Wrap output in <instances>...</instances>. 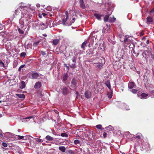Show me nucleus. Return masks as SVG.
Listing matches in <instances>:
<instances>
[{
    "label": "nucleus",
    "mask_w": 154,
    "mask_h": 154,
    "mask_svg": "<svg viewBox=\"0 0 154 154\" xmlns=\"http://www.w3.org/2000/svg\"><path fill=\"white\" fill-rule=\"evenodd\" d=\"M76 57L75 56H74L72 58V60L73 63L72 64L70 67L72 68H75V65L76 63Z\"/></svg>",
    "instance_id": "nucleus-17"
},
{
    "label": "nucleus",
    "mask_w": 154,
    "mask_h": 154,
    "mask_svg": "<svg viewBox=\"0 0 154 154\" xmlns=\"http://www.w3.org/2000/svg\"><path fill=\"white\" fill-rule=\"evenodd\" d=\"M45 139L49 141H52L53 140V138L49 135L45 137Z\"/></svg>",
    "instance_id": "nucleus-34"
},
{
    "label": "nucleus",
    "mask_w": 154,
    "mask_h": 154,
    "mask_svg": "<svg viewBox=\"0 0 154 154\" xmlns=\"http://www.w3.org/2000/svg\"><path fill=\"white\" fill-rule=\"evenodd\" d=\"M26 53L25 52H22L20 54V56L21 57H24L26 56Z\"/></svg>",
    "instance_id": "nucleus-44"
},
{
    "label": "nucleus",
    "mask_w": 154,
    "mask_h": 154,
    "mask_svg": "<svg viewBox=\"0 0 154 154\" xmlns=\"http://www.w3.org/2000/svg\"><path fill=\"white\" fill-rule=\"evenodd\" d=\"M18 131L19 132H20V129H18Z\"/></svg>",
    "instance_id": "nucleus-63"
},
{
    "label": "nucleus",
    "mask_w": 154,
    "mask_h": 154,
    "mask_svg": "<svg viewBox=\"0 0 154 154\" xmlns=\"http://www.w3.org/2000/svg\"><path fill=\"white\" fill-rule=\"evenodd\" d=\"M74 143L76 145L80 144V141L78 140H75L74 141Z\"/></svg>",
    "instance_id": "nucleus-42"
},
{
    "label": "nucleus",
    "mask_w": 154,
    "mask_h": 154,
    "mask_svg": "<svg viewBox=\"0 0 154 154\" xmlns=\"http://www.w3.org/2000/svg\"><path fill=\"white\" fill-rule=\"evenodd\" d=\"M94 15L98 20H101V17L103 16L102 15H100L97 13H95Z\"/></svg>",
    "instance_id": "nucleus-26"
},
{
    "label": "nucleus",
    "mask_w": 154,
    "mask_h": 154,
    "mask_svg": "<svg viewBox=\"0 0 154 154\" xmlns=\"http://www.w3.org/2000/svg\"><path fill=\"white\" fill-rule=\"evenodd\" d=\"M85 97L87 99L90 98L91 96V93L89 91H86L85 93Z\"/></svg>",
    "instance_id": "nucleus-19"
},
{
    "label": "nucleus",
    "mask_w": 154,
    "mask_h": 154,
    "mask_svg": "<svg viewBox=\"0 0 154 154\" xmlns=\"http://www.w3.org/2000/svg\"><path fill=\"white\" fill-rule=\"evenodd\" d=\"M96 127L97 128L99 129H101L102 128V125H98Z\"/></svg>",
    "instance_id": "nucleus-48"
},
{
    "label": "nucleus",
    "mask_w": 154,
    "mask_h": 154,
    "mask_svg": "<svg viewBox=\"0 0 154 154\" xmlns=\"http://www.w3.org/2000/svg\"><path fill=\"white\" fill-rule=\"evenodd\" d=\"M116 18H114L113 16H112V18L111 17H109L108 15H105L104 17V20L105 22H113L115 21Z\"/></svg>",
    "instance_id": "nucleus-10"
},
{
    "label": "nucleus",
    "mask_w": 154,
    "mask_h": 154,
    "mask_svg": "<svg viewBox=\"0 0 154 154\" xmlns=\"http://www.w3.org/2000/svg\"><path fill=\"white\" fill-rule=\"evenodd\" d=\"M47 24V26L49 25L50 27L52 26H54L52 25H51V23H52V24H53V21L50 18H48L46 20V21L45 22Z\"/></svg>",
    "instance_id": "nucleus-16"
},
{
    "label": "nucleus",
    "mask_w": 154,
    "mask_h": 154,
    "mask_svg": "<svg viewBox=\"0 0 154 154\" xmlns=\"http://www.w3.org/2000/svg\"><path fill=\"white\" fill-rule=\"evenodd\" d=\"M137 95L139 98L142 99H145L149 97L148 94L145 93H141L140 92L138 93Z\"/></svg>",
    "instance_id": "nucleus-12"
},
{
    "label": "nucleus",
    "mask_w": 154,
    "mask_h": 154,
    "mask_svg": "<svg viewBox=\"0 0 154 154\" xmlns=\"http://www.w3.org/2000/svg\"><path fill=\"white\" fill-rule=\"evenodd\" d=\"M62 90L63 93L64 95H66L68 93L67 88L66 87L63 88Z\"/></svg>",
    "instance_id": "nucleus-28"
},
{
    "label": "nucleus",
    "mask_w": 154,
    "mask_h": 154,
    "mask_svg": "<svg viewBox=\"0 0 154 154\" xmlns=\"http://www.w3.org/2000/svg\"><path fill=\"white\" fill-rule=\"evenodd\" d=\"M59 149L63 152H65L66 150V148L64 146H59Z\"/></svg>",
    "instance_id": "nucleus-31"
},
{
    "label": "nucleus",
    "mask_w": 154,
    "mask_h": 154,
    "mask_svg": "<svg viewBox=\"0 0 154 154\" xmlns=\"http://www.w3.org/2000/svg\"><path fill=\"white\" fill-rule=\"evenodd\" d=\"M36 141L37 143H41L43 142V140L42 139L35 138Z\"/></svg>",
    "instance_id": "nucleus-38"
},
{
    "label": "nucleus",
    "mask_w": 154,
    "mask_h": 154,
    "mask_svg": "<svg viewBox=\"0 0 154 154\" xmlns=\"http://www.w3.org/2000/svg\"><path fill=\"white\" fill-rule=\"evenodd\" d=\"M18 139H20V140L21 139H23L24 138V136L18 135Z\"/></svg>",
    "instance_id": "nucleus-54"
},
{
    "label": "nucleus",
    "mask_w": 154,
    "mask_h": 154,
    "mask_svg": "<svg viewBox=\"0 0 154 154\" xmlns=\"http://www.w3.org/2000/svg\"><path fill=\"white\" fill-rule=\"evenodd\" d=\"M43 36H47V35L46 34H44L43 35Z\"/></svg>",
    "instance_id": "nucleus-64"
},
{
    "label": "nucleus",
    "mask_w": 154,
    "mask_h": 154,
    "mask_svg": "<svg viewBox=\"0 0 154 154\" xmlns=\"http://www.w3.org/2000/svg\"><path fill=\"white\" fill-rule=\"evenodd\" d=\"M114 130L113 127L111 125H109L105 128V130L108 132L110 131H113Z\"/></svg>",
    "instance_id": "nucleus-23"
},
{
    "label": "nucleus",
    "mask_w": 154,
    "mask_h": 154,
    "mask_svg": "<svg viewBox=\"0 0 154 154\" xmlns=\"http://www.w3.org/2000/svg\"><path fill=\"white\" fill-rule=\"evenodd\" d=\"M149 40H147V41H146V43H147V44H149Z\"/></svg>",
    "instance_id": "nucleus-61"
},
{
    "label": "nucleus",
    "mask_w": 154,
    "mask_h": 154,
    "mask_svg": "<svg viewBox=\"0 0 154 154\" xmlns=\"http://www.w3.org/2000/svg\"><path fill=\"white\" fill-rule=\"evenodd\" d=\"M5 136V133L2 132V131L0 129V138H2Z\"/></svg>",
    "instance_id": "nucleus-35"
},
{
    "label": "nucleus",
    "mask_w": 154,
    "mask_h": 154,
    "mask_svg": "<svg viewBox=\"0 0 154 154\" xmlns=\"http://www.w3.org/2000/svg\"><path fill=\"white\" fill-rule=\"evenodd\" d=\"M46 9L48 11H51L52 8L50 6H48L46 8Z\"/></svg>",
    "instance_id": "nucleus-45"
},
{
    "label": "nucleus",
    "mask_w": 154,
    "mask_h": 154,
    "mask_svg": "<svg viewBox=\"0 0 154 154\" xmlns=\"http://www.w3.org/2000/svg\"><path fill=\"white\" fill-rule=\"evenodd\" d=\"M146 21L148 23H151L153 22V19L151 17H149L146 18Z\"/></svg>",
    "instance_id": "nucleus-25"
},
{
    "label": "nucleus",
    "mask_w": 154,
    "mask_h": 154,
    "mask_svg": "<svg viewBox=\"0 0 154 154\" xmlns=\"http://www.w3.org/2000/svg\"><path fill=\"white\" fill-rule=\"evenodd\" d=\"M152 54L151 50H145L143 53V58H145L146 60L150 58Z\"/></svg>",
    "instance_id": "nucleus-4"
},
{
    "label": "nucleus",
    "mask_w": 154,
    "mask_h": 154,
    "mask_svg": "<svg viewBox=\"0 0 154 154\" xmlns=\"http://www.w3.org/2000/svg\"><path fill=\"white\" fill-rule=\"evenodd\" d=\"M77 81L75 79L73 78L72 79L71 82V85L70 86V89L72 90L75 91L77 88Z\"/></svg>",
    "instance_id": "nucleus-6"
},
{
    "label": "nucleus",
    "mask_w": 154,
    "mask_h": 154,
    "mask_svg": "<svg viewBox=\"0 0 154 154\" xmlns=\"http://www.w3.org/2000/svg\"><path fill=\"white\" fill-rule=\"evenodd\" d=\"M107 95L109 98H111L112 96V93L111 91L108 92Z\"/></svg>",
    "instance_id": "nucleus-37"
},
{
    "label": "nucleus",
    "mask_w": 154,
    "mask_h": 154,
    "mask_svg": "<svg viewBox=\"0 0 154 154\" xmlns=\"http://www.w3.org/2000/svg\"><path fill=\"white\" fill-rule=\"evenodd\" d=\"M68 78V74L67 73L64 74L63 76V81H66Z\"/></svg>",
    "instance_id": "nucleus-33"
},
{
    "label": "nucleus",
    "mask_w": 154,
    "mask_h": 154,
    "mask_svg": "<svg viewBox=\"0 0 154 154\" xmlns=\"http://www.w3.org/2000/svg\"><path fill=\"white\" fill-rule=\"evenodd\" d=\"M2 146L5 147H7L8 146L7 144L3 142L2 143Z\"/></svg>",
    "instance_id": "nucleus-52"
},
{
    "label": "nucleus",
    "mask_w": 154,
    "mask_h": 154,
    "mask_svg": "<svg viewBox=\"0 0 154 154\" xmlns=\"http://www.w3.org/2000/svg\"><path fill=\"white\" fill-rule=\"evenodd\" d=\"M0 64L1 66L3 67L4 66V63L2 60H0Z\"/></svg>",
    "instance_id": "nucleus-51"
},
{
    "label": "nucleus",
    "mask_w": 154,
    "mask_h": 154,
    "mask_svg": "<svg viewBox=\"0 0 154 154\" xmlns=\"http://www.w3.org/2000/svg\"><path fill=\"white\" fill-rule=\"evenodd\" d=\"M34 117L33 116H31L29 117H28L25 118H23L22 119V122H26L27 121L26 120L27 119H30Z\"/></svg>",
    "instance_id": "nucleus-30"
},
{
    "label": "nucleus",
    "mask_w": 154,
    "mask_h": 154,
    "mask_svg": "<svg viewBox=\"0 0 154 154\" xmlns=\"http://www.w3.org/2000/svg\"><path fill=\"white\" fill-rule=\"evenodd\" d=\"M59 40L58 39H55L53 41V44L54 45H57L59 43Z\"/></svg>",
    "instance_id": "nucleus-32"
},
{
    "label": "nucleus",
    "mask_w": 154,
    "mask_h": 154,
    "mask_svg": "<svg viewBox=\"0 0 154 154\" xmlns=\"http://www.w3.org/2000/svg\"><path fill=\"white\" fill-rule=\"evenodd\" d=\"M87 44V42L86 41H85L81 45V48H85V46Z\"/></svg>",
    "instance_id": "nucleus-40"
},
{
    "label": "nucleus",
    "mask_w": 154,
    "mask_h": 154,
    "mask_svg": "<svg viewBox=\"0 0 154 154\" xmlns=\"http://www.w3.org/2000/svg\"><path fill=\"white\" fill-rule=\"evenodd\" d=\"M29 77L32 79H37L39 76V74L37 72H31L28 73Z\"/></svg>",
    "instance_id": "nucleus-7"
},
{
    "label": "nucleus",
    "mask_w": 154,
    "mask_h": 154,
    "mask_svg": "<svg viewBox=\"0 0 154 154\" xmlns=\"http://www.w3.org/2000/svg\"><path fill=\"white\" fill-rule=\"evenodd\" d=\"M103 136L104 138L106 137L107 136V134L105 132H104L103 133Z\"/></svg>",
    "instance_id": "nucleus-53"
},
{
    "label": "nucleus",
    "mask_w": 154,
    "mask_h": 154,
    "mask_svg": "<svg viewBox=\"0 0 154 154\" xmlns=\"http://www.w3.org/2000/svg\"><path fill=\"white\" fill-rule=\"evenodd\" d=\"M142 148L143 150H145L146 151H148L149 149V145L147 143H143L142 146Z\"/></svg>",
    "instance_id": "nucleus-14"
},
{
    "label": "nucleus",
    "mask_w": 154,
    "mask_h": 154,
    "mask_svg": "<svg viewBox=\"0 0 154 154\" xmlns=\"http://www.w3.org/2000/svg\"><path fill=\"white\" fill-rule=\"evenodd\" d=\"M102 0L103 4H102V5H104L105 7V8H103V9H106L107 8H110V5L111 4V3L110 2H108L107 3L105 2L104 0Z\"/></svg>",
    "instance_id": "nucleus-15"
},
{
    "label": "nucleus",
    "mask_w": 154,
    "mask_h": 154,
    "mask_svg": "<svg viewBox=\"0 0 154 154\" xmlns=\"http://www.w3.org/2000/svg\"><path fill=\"white\" fill-rule=\"evenodd\" d=\"M105 63V60L104 58L101 57L100 61L98 62L94 63L97 64V66L100 69H101Z\"/></svg>",
    "instance_id": "nucleus-5"
},
{
    "label": "nucleus",
    "mask_w": 154,
    "mask_h": 154,
    "mask_svg": "<svg viewBox=\"0 0 154 154\" xmlns=\"http://www.w3.org/2000/svg\"><path fill=\"white\" fill-rule=\"evenodd\" d=\"M41 54L42 55L44 56L46 54L45 52L42 51L41 52Z\"/></svg>",
    "instance_id": "nucleus-55"
},
{
    "label": "nucleus",
    "mask_w": 154,
    "mask_h": 154,
    "mask_svg": "<svg viewBox=\"0 0 154 154\" xmlns=\"http://www.w3.org/2000/svg\"><path fill=\"white\" fill-rule=\"evenodd\" d=\"M80 7L83 9L85 8V6L83 0H80L79 1Z\"/></svg>",
    "instance_id": "nucleus-18"
},
{
    "label": "nucleus",
    "mask_w": 154,
    "mask_h": 154,
    "mask_svg": "<svg viewBox=\"0 0 154 154\" xmlns=\"http://www.w3.org/2000/svg\"><path fill=\"white\" fill-rule=\"evenodd\" d=\"M135 86V84L133 82H130L128 84V87L129 89H132Z\"/></svg>",
    "instance_id": "nucleus-24"
},
{
    "label": "nucleus",
    "mask_w": 154,
    "mask_h": 154,
    "mask_svg": "<svg viewBox=\"0 0 154 154\" xmlns=\"http://www.w3.org/2000/svg\"><path fill=\"white\" fill-rule=\"evenodd\" d=\"M19 86L20 89H23L26 87L25 82L24 81H22L19 83Z\"/></svg>",
    "instance_id": "nucleus-20"
},
{
    "label": "nucleus",
    "mask_w": 154,
    "mask_h": 154,
    "mask_svg": "<svg viewBox=\"0 0 154 154\" xmlns=\"http://www.w3.org/2000/svg\"><path fill=\"white\" fill-rule=\"evenodd\" d=\"M97 50V49L96 48H93L92 52V54H94V55H96L97 54V51L96 52V53H94V51H96Z\"/></svg>",
    "instance_id": "nucleus-46"
},
{
    "label": "nucleus",
    "mask_w": 154,
    "mask_h": 154,
    "mask_svg": "<svg viewBox=\"0 0 154 154\" xmlns=\"http://www.w3.org/2000/svg\"><path fill=\"white\" fill-rule=\"evenodd\" d=\"M30 6V5H29L26 6L23 4H21L15 10V14L17 15H19L20 12L23 16H25L26 17H28L29 16V11L31 10Z\"/></svg>",
    "instance_id": "nucleus-2"
},
{
    "label": "nucleus",
    "mask_w": 154,
    "mask_h": 154,
    "mask_svg": "<svg viewBox=\"0 0 154 154\" xmlns=\"http://www.w3.org/2000/svg\"><path fill=\"white\" fill-rule=\"evenodd\" d=\"M150 96L152 98L154 97V91H151L150 92Z\"/></svg>",
    "instance_id": "nucleus-41"
},
{
    "label": "nucleus",
    "mask_w": 154,
    "mask_h": 154,
    "mask_svg": "<svg viewBox=\"0 0 154 154\" xmlns=\"http://www.w3.org/2000/svg\"><path fill=\"white\" fill-rule=\"evenodd\" d=\"M18 30L19 31V32L21 34H23L24 33V31L23 30L20 29H18Z\"/></svg>",
    "instance_id": "nucleus-47"
},
{
    "label": "nucleus",
    "mask_w": 154,
    "mask_h": 154,
    "mask_svg": "<svg viewBox=\"0 0 154 154\" xmlns=\"http://www.w3.org/2000/svg\"><path fill=\"white\" fill-rule=\"evenodd\" d=\"M30 14H29V16L28 17H26L25 16H22L21 18L19 20V23L21 25H23L24 24V21H28V19L30 17Z\"/></svg>",
    "instance_id": "nucleus-11"
},
{
    "label": "nucleus",
    "mask_w": 154,
    "mask_h": 154,
    "mask_svg": "<svg viewBox=\"0 0 154 154\" xmlns=\"http://www.w3.org/2000/svg\"><path fill=\"white\" fill-rule=\"evenodd\" d=\"M66 17L65 18H63V23L64 25H66V22L67 20V19L68 17V12L67 11H66L65 13Z\"/></svg>",
    "instance_id": "nucleus-21"
},
{
    "label": "nucleus",
    "mask_w": 154,
    "mask_h": 154,
    "mask_svg": "<svg viewBox=\"0 0 154 154\" xmlns=\"http://www.w3.org/2000/svg\"><path fill=\"white\" fill-rule=\"evenodd\" d=\"M5 37V38L3 39L2 40V41L4 43H6V42H7V44H5V45H7V46H10L11 44V42H8V41H11V39L7 37H5V36H4Z\"/></svg>",
    "instance_id": "nucleus-13"
},
{
    "label": "nucleus",
    "mask_w": 154,
    "mask_h": 154,
    "mask_svg": "<svg viewBox=\"0 0 154 154\" xmlns=\"http://www.w3.org/2000/svg\"><path fill=\"white\" fill-rule=\"evenodd\" d=\"M42 85V84L40 82H36L34 85V88L35 89L40 88Z\"/></svg>",
    "instance_id": "nucleus-22"
},
{
    "label": "nucleus",
    "mask_w": 154,
    "mask_h": 154,
    "mask_svg": "<svg viewBox=\"0 0 154 154\" xmlns=\"http://www.w3.org/2000/svg\"><path fill=\"white\" fill-rule=\"evenodd\" d=\"M76 135L77 137L86 141L97 138V133L91 130L85 132L79 131L77 133Z\"/></svg>",
    "instance_id": "nucleus-1"
},
{
    "label": "nucleus",
    "mask_w": 154,
    "mask_h": 154,
    "mask_svg": "<svg viewBox=\"0 0 154 154\" xmlns=\"http://www.w3.org/2000/svg\"><path fill=\"white\" fill-rule=\"evenodd\" d=\"M3 94H1V95H0V99L2 97H3Z\"/></svg>",
    "instance_id": "nucleus-60"
},
{
    "label": "nucleus",
    "mask_w": 154,
    "mask_h": 154,
    "mask_svg": "<svg viewBox=\"0 0 154 154\" xmlns=\"http://www.w3.org/2000/svg\"><path fill=\"white\" fill-rule=\"evenodd\" d=\"M151 58L152 59H153L154 60V55H153L152 54V55L151 56Z\"/></svg>",
    "instance_id": "nucleus-56"
},
{
    "label": "nucleus",
    "mask_w": 154,
    "mask_h": 154,
    "mask_svg": "<svg viewBox=\"0 0 154 154\" xmlns=\"http://www.w3.org/2000/svg\"><path fill=\"white\" fill-rule=\"evenodd\" d=\"M36 26H39V29H41L42 30H43L47 27V24L45 22L43 23V22H38V23H35Z\"/></svg>",
    "instance_id": "nucleus-8"
},
{
    "label": "nucleus",
    "mask_w": 154,
    "mask_h": 154,
    "mask_svg": "<svg viewBox=\"0 0 154 154\" xmlns=\"http://www.w3.org/2000/svg\"><path fill=\"white\" fill-rule=\"evenodd\" d=\"M16 95L19 98L22 99H24L25 97V96L24 94H16Z\"/></svg>",
    "instance_id": "nucleus-29"
},
{
    "label": "nucleus",
    "mask_w": 154,
    "mask_h": 154,
    "mask_svg": "<svg viewBox=\"0 0 154 154\" xmlns=\"http://www.w3.org/2000/svg\"><path fill=\"white\" fill-rule=\"evenodd\" d=\"M36 6L37 7H40V5L38 4H37L36 5Z\"/></svg>",
    "instance_id": "nucleus-59"
},
{
    "label": "nucleus",
    "mask_w": 154,
    "mask_h": 154,
    "mask_svg": "<svg viewBox=\"0 0 154 154\" xmlns=\"http://www.w3.org/2000/svg\"><path fill=\"white\" fill-rule=\"evenodd\" d=\"M105 84L106 85V86L109 89H110L111 88V86L110 84V82L109 81H106L105 82Z\"/></svg>",
    "instance_id": "nucleus-36"
},
{
    "label": "nucleus",
    "mask_w": 154,
    "mask_h": 154,
    "mask_svg": "<svg viewBox=\"0 0 154 154\" xmlns=\"http://www.w3.org/2000/svg\"><path fill=\"white\" fill-rule=\"evenodd\" d=\"M125 135L127 138L131 140V141L137 142V143H139V141L141 139V134H138L134 135L133 134H131L129 131L126 132L125 133Z\"/></svg>",
    "instance_id": "nucleus-3"
},
{
    "label": "nucleus",
    "mask_w": 154,
    "mask_h": 154,
    "mask_svg": "<svg viewBox=\"0 0 154 154\" xmlns=\"http://www.w3.org/2000/svg\"><path fill=\"white\" fill-rule=\"evenodd\" d=\"M131 37L129 35H125L124 40V42L127 44H129L132 42Z\"/></svg>",
    "instance_id": "nucleus-9"
},
{
    "label": "nucleus",
    "mask_w": 154,
    "mask_h": 154,
    "mask_svg": "<svg viewBox=\"0 0 154 154\" xmlns=\"http://www.w3.org/2000/svg\"><path fill=\"white\" fill-rule=\"evenodd\" d=\"M121 106H122V108H124L127 110H129V109L128 106L126 104L124 103H122L121 104Z\"/></svg>",
    "instance_id": "nucleus-27"
},
{
    "label": "nucleus",
    "mask_w": 154,
    "mask_h": 154,
    "mask_svg": "<svg viewBox=\"0 0 154 154\" xmlns=\"http://www.w3.org/2000/svg\"><path fill=\"white\" fill-rule=\"evenodd\" d=\"M42 15L44 17H45L46 15L47 14L45 13H42Z\"/></svg>",
    "instance_id": "nucleus-57"
},
{
    "label": "nucleus",
    "mask_w": 154,
    "mask_h": 154,
    "mask_svg": "<svg viewBox=\"0 0 154 154\" xmlns=\"http://www.w3.org/2000/svg\"><path fill=\"white\" fill-rule=\"evenodd\" d=\"M137 90L135 89H133L131 90V92L133 94H136L137 93Z\"/></svg>",
    "instance_id": "nucleus-49"
},
{
    "label": "nucleus",
    "mask_w": 154,
    "mask_h": 154,
    "mask_svg": "<svg viewBox=\"0 0 154 154\" xmlns=\"http://www.w3.org/2000/svg\"><path fill=\"white\" fill-rule=\"evenodd\" d=\"M1 35H4V33H1Z\"/></svg>",
    "instance_id": "nucleus-62"
},
{
    "label": "nucleus",
    "mask_w": 154,
    "mask_h": 154,
    "mask_svg": "<svg viewBox=\"0 0 154 154\" xmlns=\"http://www.w3.org/2000/svg\"><path fill=\"white\" fill-rule=\"evenodd\" d=\"M151 12H154V8L151 10Z\"/></svg>",
    "instance_id": "nucleus-58"
},
{
    "label": "nucleus",
    "mask_w": 154,
    "mask_h": 154,
    "mask_svg": "<svg viewBox=\"0 0 154 154\" xmlns=\"http://www.w3.org/2000/svg\"><path fill=\"white\" fill-rule=\"evenodd\" d=\"M25 66V65L23 64L21 65L18 69V71L19 72H20L21 70V69L23 68Z\"/></svg>",
    "instance_id": "nucleus-43"
},
{
    "label": "nucleus",
    "mask_w": 154,
    "mask_h": 154,
    "mask_svg": "<svg viewBox=\"0 0 154 154\" xmlns=\"http://www.w3.org/2000/svg\"><path fill=\"white\" fill-rule=\"evenodd\" d=\"M61 136L62 137H68L67 134L65 133H62L61 134Z\"/></svg>",
    "instance_id": "nucleus-50"
},
{
    "label": "nucleus",
    "mask_w": 154,
    "mask_h": 154,
    "mask_svg": "<svg viewBox=\"0 0 154 154\" xmlns=\"http://www.w3.org/2000/svg\"><path fill=\"white\" fill-rule=\"evenodd\" d=\"M40 41H38L34 42L33 43V45L34 47H36L38 45V44L40 42Z\"/></svg>",
    "instance_id": "nucleus-39"
}]
</instances>
